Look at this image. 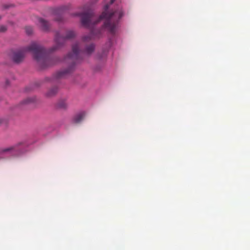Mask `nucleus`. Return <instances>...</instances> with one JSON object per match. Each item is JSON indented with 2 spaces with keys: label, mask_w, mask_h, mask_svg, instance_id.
<instances>
[{
  "label": "nucleus",
  "mask_w": 250,
  "mask_h": 250,
  "mask_svg": "<svg viewBox=\"0 0 250 250\" xmlns=\"http://www.w3.org/2000/svg\"><path fill=\"white\" fill-rule=\"evenodd\" d=\"M109 5L104 6V11L95 22L93 21L96 18L93 11L86 6H83V11L73 14L74 16L81 17V22L83 26L88 28L92 24H95L101 20L105 19L103 26L100 28H92L88 35L83 37V42H88L93 39H99L102 37L104 29H106L111 34L115 33L118 22L124 15V12L121 8L111 10L108 12Z\"/></svg>",
  "instance_id": "obj_1"
},
{
  "label": "nucleus",
  "mask_w": 250,
  "mask_h": 250,
  "mask_svg": "<svg viewBox=\"0 0 250 250\" xmlns=\"http://www.w3.org/2000/svg\"><path fill=\"white\" fill-rule=\"evenodd\" d=\"M94 50L95 45L93 43L86 46L84 50L80 49L79 43L73 44L72 52L69 53L64 59L65 62L70 64V66L66 69L57 72L49 81H55L65 77L67 74L71 73L74 70V66L77 62L83 60L85 55H91Z\"/></svg>",
  "instance_id": "obj_2"
},
{
  "label": "nucleus",
  "mask_w": 250,
  "mask_h": 250,
  "mask_svg": "<svg viewBox=\"0 0 250 250\" xmlns=\"http://www.w3.org/2000/svg\"><path fill=\"white\" fill-rule=\"evenodd\" d=\"M26 52H30L33 54L34 59L41 68L54 64L53 59L47 55L45 49L36 42H32L22 50L15 52L12 57L13 61L17 63L21 62L23 60Z\"/></svg>",
  "instance_id": "obj_3"
},
{
  "label": "nucleus",
  "mask_w": 250,
  "mask_h": 250,
  "mask_svg": "<svg viewBox=\"0 0 250 250\" xmlns=\"http://www.w3.org/2000/svg\"><path fill=\"white\" fill-rule=\"evenodd\" d=\"M75 35L76 34L73 30H67L66 32V35L65 37L61 36L59 33L57 32L55 37L56 45L53 46L51 49V51H54L59 49L63 44L65 39H70L73 38L75 37Z\"/></svg>",
  "instance_id": "obj_4"
},
{
  "label": "nucleus",
  "mask_w": 250,
  "mask_h": 250,
  "mask_svg": "<svg viewBox=\"0 0 250 250\" xmlns=\"http://www.w3.org/2000/svg\"><path fill=\"white\" fill-rule=\"evenodd\" d=\"M38 24L42 29L44 31H48L50 30L51 25L49 22L42 18L38 19Z\"/></svg>",
  "instance_id": "obj_5"
},
{
  "label": "nucleus",
  "mask_w": 250,
  "mask_h": 250,
  "mask_svg": "<svg viewBox=\"0 0 250 250\" xmlns=\"http://www.w3.org/2000/svg\"><path fill=\"white\" fill-rule=\"evenodd\" d=\"M56 107L61 109H66L68 107V104L65 99H60L56 104Z\"/></svg>",
  "instance_id": "obj_6"
},
{
  "label": "nucleus",
  "mask_w": 250,
  "mask_h": 250,
  "mask_svg": "<svg viewBox=\"0 0 250 250\" xmlns=\"http://www.w3.org/2000/svg\"><path fill=\"white\" fill-rule=\"evenodd\" d=\"M85 115V113L84 112H82L77 114L73 118V122L76 124L79 123L83 120Z\"/></svg>",
  "instance_id": "obj_7"
},
{
  "label": "nucleus",
  "mask_w": 250,
  "mask_h": 250,
  "mask_svg": "<svg viewBox=\"0 0 250 250\" xmlns=\"http://www.w3.org/2000/svg\"><path fill=\"white\" fill-rule=\"evenodd\" d=\"M58 92V88L54 86L49 89L46 92V95L48 97H52L55 96Z\"/></svg>",
  "instance_id": "obj_8"
},
{
  "label": "nucleus",
  "mask_w": 250,
  "mask_h": 250,
  "mask_svg": "<svg viewBox=\"0 0 250 250\" xmlns=\"http://www.w3.org/2000/svg\"><path fill=\"white\" fill-rule=\"evenodd\" d=\"M63 10L62 8H58L56 10V14H58L59 15L55 18V20L57 21H62L63 20L62 13Z\"/></svg>",
  "instance_id": "obj_9"
},
{
  "label": "nucleus",
  "mask_w": 250,
  "mask_h": 250,
  "mask_svg": "<svg viewBox=\"0 0 250 250\" xmlns=\"http://www.w3.org/2000/svg\"><path fill=\"white\" fill-rule=\"evenodd\" d=\"M15 148V146L8 147L6 148L2 149L1 150V152H2V153H4V152H8V151H11L14 150Z\"/></svg>",
  "instance_id": "obj_10"
},
{
  "label": "nucleus",
  "mask_w": 250,
  "mask_h": 250,
  "mask_svg": "<svg viewBox=\"0 0 250 250\" xmlns=\"http://www.w3.org/2000/svg\"><path fill=\"white\" fill-rule=\"evenodd\" d=\"M25 31L28 35H31L33 33V28L31 26H27L25 27Z\"/></svg>",
  "instance_id": "obj_11"
},
{
  "label": "nucleus",
  "mask_w": 250,
  "mask_h": 250,
  "mask_svg": "<svg viewBox=\"0 0 250 250\" xmlns=\"http://www.w3.org/2000/svg\"><path fill=\"white\" fill-rule=\"evenodd\" d=\"M7 30V28L5 26H0V32H4Z\"/></svg>",
  "instance_id": "obj_12"
},
{
  "label": "nucleus",
  "mask_w": 250,
  "mask_h": 250,
  "mask_svg": "<svg viewBox=\"0 0 250 250\" xmlns=\"http://www.w3.org/2000/svg\"><path fill=\"white\" fill-rule=\"evenodd\" d=\"M7 124V121L6 120L4 119H0V125H6Z\"/></svg>",
  "instance_id": "obj_13"
},
{
  "label": "nucleus",
  "mask_w": 250,
  "mask_h": 250,
  "mask_svg": "<svg viewBox=\"0 0 250 250\" xmlns=\"http://www.w3.org/2000/svg\"><path fill=\"white\" fill-rule=\"evenodd\" d=\"M32 101H33V100L32 99L28 98L26 100H25L24 102L26 104V103H30Z\"/></svg>",
  "instance_id": "obj_14"
},
{
  "label": "nucleus",
  "mask_w": 250,
  "mask_h": 250,
  "mask_svg": "<svg viewBox=\"0 0 250 250\" xmlns=\"http://www.w3.org/2000/svg\"><path fill=\"white\" fill-rule=\"evenodd\" d=\"M106 51H104L103 52V55L101 57H104V56H105L106 55Z\"/></svg>",
  "instance_id": "obj_15"
},
{
  "label": "nucleus",
  "mask_w": 250,
  "mask_h": 250,
  "mask_svg": "<svg viewBox=\"0 0 250 250\" xmlns=\"http://www.w3.org/2000/svg\"><path fill=\"white\" fill-rule=\"evenodd\" d=\"M114 1L115 0H110V4H112L114 2Z\"/></svg>",
  "instance_id": "obj_16"
},
{
  "label": "nucleus",
  "mask_w": 250,
  "mask_h": 250,
  "mask_svg": "<svg viewBox=\"0 0 250 250\" xmlns=\"http://www.w3.org/2000/svg\"><path fill=\"white\" fill-rule=\"evenodd\" d=\"M1 16H0V20L1 19Z\"/></svg>",
  "instance_id": "obj_17"
}]
</instances>
